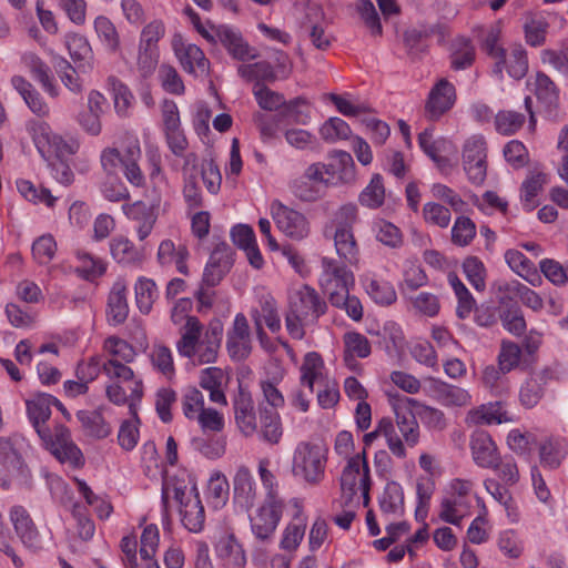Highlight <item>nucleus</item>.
I'll return each instance as SVG.
<instances>
[{"mask_svg": "<svg viewBox=\"0 0 568 568\" xmlns=\"http://www.w3.org/2000/svg\"><path fill=\"white\" fill-rule=\"evenodd\" d=\"M223 336V324L213 320L202 334V325L196 317L187 318L184 332L176 343L181 356L192 359L194 363L212 364L216 361Z\"/></svg>", "mask_w": 568, "mask_h": 568, "instance_id": "obj_1", "label": "nucleus"}, {"mask_svg": "<svg viewBox=\"0 0 568 568\" xmlns=\"http://www.w3.org/2000/svg\"><path fill=\"white\" fill-rule=\"evenodd\" d=\"M326 312V304L318 293L308 285H302L290 295L288 311L285 316L286 329L295 339L304 337V324L315 321Z\"/></svg>", "mask_w": 568, "mask_h": 568, "instance_id": "obj_2", "label": "nucleus"}, {"mask_svg": "<svg viewBox=\"0 0 568 568\" xmlns=\"http://www.w3.org/2000/svg\"><path fill=\"white\" fill-rule=\"evenodd\" d=\"M339 484L341 496L336 501L339 507L359 506L358 489L362 491L364 506L368 505L372 479L365 450L347 460Z\"/></svg>", "mask_w": 568, "mask_h": 568, "instance_id": "obj_3", "label": "nucleus"}, {"mask_svg": "<svg viewBox=\"0 0 568 568\" xmlns=\"http://www.w3.org/2000/svg\"><path fill=\"white\" fill-rule=\"evenodd\" d=\"M173 496L180 504V515L183 526L192 531L200 532L204 527L205 511L195 486L187 488L184 480L169 478L163 483L162 500Z\"/></svg>", "mask_w": 568, "mask_h": 568, "instance_id": "obj_4", "label": "nucleus"}, {"mask_svg": "<svg viewBox=\"0 0 568 568\" xmlns=\"http://www.w3.org/2000/svg\"><path fill=\"white\" fill-rule=\"evenodd\" d=\"M327 447L322 443L302 442L293 456V473L307 485L317 486L325 477Z\"/></svg>", "mask_w": 568, "mask_h": 568, "instance_id": "obj_5", "label": "nucleus"}, {"mask_svg": "<svg viewBox=\"0 0 568 568\" xmlns=\"http://www.w3.org/2000/svg\"><path fill=\"white\" fill-rule=\"evenodd\" d=\"M140 159V143L138 139H131L128 141L123 152L114 148L103 150L101 164L109 173H114L118 166L121 165L126 180L135 186H141L144 183V175L139 166Z\"/></svg>", "mask_w": 568, "mask_h": 568, "instance_id": "obj_6", "label": "nucleus"}, {"mask_svg": "<svg viewBox=\"0 0 568 568\" xmlns=\"http://www.w3.org/2000/svg\"><path fill=\"white\" fill-rule=\"evenodd\" d=\"M29 133L38 149L43 155L54 156L55 160H65L75 154L79 150L78 141L73 139L65 140L54 133L51 126L40 120H32L27 125Z\"/></svg>", "mask_w": 568, "mask_h": 568, "instance_id": "obj_7", "label": "nucleus"}, {"mask_svg": "<svg viewBox=\"0 0 568 568\" xmlns=\"http://www.w3.org/2000/svg\"><path fill=\"white\" fill-rule=\"evenodd\" d=\"M282 499H264L263 503L250 515L251 531L257 542L268 545L278 526L284 510Z\"/></svg>", "mask_w": 568, "mask_h": 568, "instance_id": "obj_8", "label": "nucleus"}, {"mask_svg": "<svg viewBox=\"0 0 568 568\" xmlns=\"http://www.w3.org/2000/svg\"><path fill=\"white\" fill-rule=\"evenodd\" d=\"M320 285L331 304L338 303L354 285V274L341 262L323 257Z\"/></svg>", "mask_w": 568, "mask_h": 568, "instance_id": "obj_9", "label": "nucleus"}, {"mask_svg": "<svg viewBox=\"0 0 568 568\" xmlns=\"http://www.w3.org/2000/svg\"><path fill=\"white\" fill-rule=\"evenodd\" d=\"M48 437H40L47 449L61 463H69L72 467L83 466L84 458L80 448L72 442L70 432L63 425H55L53 430H47Z\"/></svg>", "mask_w": 568, "mask_h": 568, "instance_id": "obj_10", "label": "nucleus"}, {"mask_svg": "<svg viewBox=\"0 0 568 568\" xmlns=\"http://www.w3.org/2000/svg\"><path fill=\"white\" fill-rule=\"evenodd\" d=\"M463 166L468 181L481 185L487 176V143L481 135L468 138L463 148Z\"/></svg>", "mask_w": 568, "mask_h": 568, "instance_id": "obj_11", "label": "nucleus"}, {"mask_svg": "<svg viewBox=\"0 0 568 568\" xmlns=\"http://www.w3.org/2000/svg\"><path fill=\"white\" fill-rule=\"evenodd\" d=\"M417 404V400L407 396H398L395 398L393 408L396 415V424H394L403 445L415 447L419 442V425L410 405Z\"/></svg>", "mask_w": 568, "mask_h": 568, "instance_id": "obj_12", "label": "nucleus"}, {"mask_svg": "<svg viewBox=\"0 0 568 568\" xmlns=\"http://www.w3.org/2000/svg\"><path fill=\"white\" fill-rule=\"evenodd\" d=\"M172 49L182 69L194 75L205 77L210 71V61L200 47L184 41L181 34L172 38Z\"/></svg>", "mask_w": 568, "mask_h": 568, "instance_id": "obj_13", "label": "nucleus"}, {"mask_svg": "<svg viewBox=\"0 0 568 568\" xmlns=\"http://www.w3.org/2000/svg\"><path fill=\"white\" fill-rule=\"evenodd\" d=\"M271 213L276 226L286 236L294 240H302L307 236L310 226L302 213L284 205L280 201L272 202Z\"/></svg>", "mask_w": 568, "mask_h": 568, "instance_id": "obj_14", "label": "nucleus"}, {"mask_svg": "<svg viewBox=\"0 0 568 568\" xmlns=\"http://www.w3.org/2000/svg\"><path fill=\"white\" fill-rule=\"evenodd\" d=\"M102 372L110 379L116 381L115 383L128 384V389L131 392L132 397L130 410L136 417V403H139L143 396L142 381L135 378L133 371L124 362L116 358H108L102 364Z\"/></svg>", "mask_w": 568, "mask_h": 568, "instance_id": "obj_15", "label": "nucleus"}, {"mask_svg": "<svg viewBox=\"0 0 568 568\" xmlns=\"http://www.w3.org/2000/svg\"><path fill=\"white\" fill-rule=\"evenodd\" d=\"M52 406H61V402L45 393L36 394L26 400L28 418L39 437H48Z\"/></svg>", "mask_w": 568, "mask_h": 568, "instance_id": "obj_16", "label": "nucleus"}, {"mask_svg": "<svg viewBox=\"0 0 568 568\" xmlns=\"http://www.w3.org/2000/svg\"><path fill=\"white\" fill-rule=\"evenodd\" d=\"M159 206L160 199L153 200L150 204L143 201H136L131 204L125 203L122 205V211L125 216L138 222L136 234L140 241H144L151 234L158 219Z\"/></svg>", "mask_w": 568, "mask_h": 568, "instance_id": "obj_17", "label": "nucleus"}, {"mask_svg": "<svg viewBox=\"0 0 568 568\" xmlns=\"http://www.w3.org/2000/svg\"><path fill=\"white\" fill-rule=\"evenodd\" d=\"M456 101L455 87L446 79L439 80L430 90L425 104V115L430 121H437L449 111Z\"/></svg>", "mask_w": 568, "mask_h": 568, "instance_id": "obj_18", "label": "nucleus"}, {"mask_svg": "<svg viewBox=\"0 0 568 568\" xmlns=\"http://www.w3.org/2000/svg\"><path fill=\"white\" fill-rule=\"evenodd\" d=\"M233 265L232 250L226 243H220L210 255L204 268L202 283L207 287L216 286Z\"/></svg>", "mask_w": 568, "mask_h": 568, "instance_id": "obj_19", "label": "nucleus"}, {"mask_svg": "<svg viewBox=\"0 0 568 568\" xmlns=\"http://www.w3.org/2000/svg\"><path fill=\"white\" fill-rule=\"evenodd\" d=\"M214 551L231 568H244L246 564L245 550L233 530L225 529L219 534Z\"/></svg>", "mask_w": 568, "mask_h": 568, "instance_id": "obj_20", "label": "nucleus"}, {"mask_svg": "<svg viewBox=\"0 0 568 568\" xmlns=\"http://www.w3.org/2000/svg\"><path fill=\"white\" fill-rule=\"evenodd\" d=\"M9 517L17 536L26 547L31 549H40L42 547L39 530L29 511L23 506H13L10 509Z\"/></svg>", "mask_w": 568, "mask_h": 568, "instance_id": "obj_21", "label": "nucleus"}, {"mask_svg": "<svg viewBox=\"0 0 568 568\" xmlns=\"http://www.w3.org/2000/svg\"><path fill=\"white\" fill-rule=\"evenodd\" d=\"M226 348L233 359H245L252 351L250 327L246 317L237 314L233 327L227 332Z\"/></svg>", "mask_w": 568, "mask_h": 568, "instance_id": "obj_22", "label": "nucleus"}, {"mask_svg": "<svg viewBox=\"0 0 568 568\" xmlns=\"http://www.w3.org/2000/svg\"><path fill=\"white\" fill-rule=\"evenodd\" d=\"M234 419L239 430L246 437L257 432V418L252 395L240 387L233 399Z\"/></svg>", "mask_w": 568, "mask_h": 568, "instance_id": "obj_23", "label": "nucleus"}, {"mask_svg": "<svg viewBox=\"0 0 568 568\" xmlns=\"http://www.w3.org/2000/svg\"><path fill=\"white\" fill-rule=\"evenodd\" d=\"M473 459L479 467L497 468L500 459L497 446L486 432H477L470 440Z\"/></svg>", "mask_w": 568, "mask_h": 568, "instance_id": "obj_24", "label": "nucleus"}, {"mask_svg": "<svg viewBox=\"0 0 568 568\" xmlns=\"http://www.w3.org/2000/svg\"><path fill=\"white\" fill-rule=\"evenodd\" d=\"M234 501L244 509H250L256 499L257 487L247 467L241 466L233 478Z\"/></svg>", "mask_w": 568, "mask_h": 568, "instance_id": "obj_25", "label": "nucleus"}, {"mask_svg": "<svg viewBox=\"0 0 568 568\" xmlns=\"http://www.w3.org/2000/svg\"><path fill=\"white\" fill-rule=\"evenodd\" d=\"M13 89L21 95L28 108L38 116L45 118L50 108L40 92L22 75H13L10 80Z\"/></svg>", "mask_w": 568, "mask_h": 568, "instance_id": "obj_26", "label": "nucleus"}, {"mask_svg": "<svg viewBox=\"0 0 568 568\" xmlns=\"http://www.w3.org/2000/svg\"><path fill=\"white\" fill-rule=\"evenodd\" d=\"M128 315L126 283L119 278L113 283L108 297L106 316L110 323L119 325L125 322Z\"/></svg>", "mask_w": 568, "mask_h": 568, "instance_id": "obj_27", "label": "nucleus"}, {"mask_svg": "<svg viewBox=\"0 0 568 568\" xmlns=\"http://www.w3.org/2000/svg\"><path fill=\"white\" fill-rule=\"evenodd\" d=\"M21 62L51 98L59 95V89L50 75V68L37 53L31 51L24 52L21 55Z\"/></svg>", "mask_w": 568, "mask_h": 568, "instance_id": "obj_28", "label": "nucleus"}, {"mask_svg": "<svg viewBox=\"0 0 568 568\" xmlns=\"http://www.w3.org/2000/svg\"><path fill=\"white\" fill-rule=\"evenodd\" d=\"M225 379V373L222 368L211 366L201 371L199 383L203 389L209 392L211 402L226 406L227 400L223 390Z\"/></svg>", "mask_w": 568, "mask_h": 568, "instance_id": "obj_29", "label": "nucleus"}, {"mask_svg": "<svg viewBox=\"0 0 568 568\" xmlns=\"http://www.w3.org/2000/svg\"><path fill=\"white\" fill-rule=\"evenodd\" d=\"M378 436L386 438L387 447L394 456L397 458L406 457V449L396 432L394 423L389 418H382L376 429L364 436V442L366 445H369Z\"/></svg>", "mask_w": 568, "mask_h": 568, "instance_id": "obj_30", "label": "nucleus"}, {"mask_svg": "<svg viewBox=\"0 0 568 568\" xmlns=\"http://www.w3.org/2000/svg\"><path fill=\"white\" fill-rule=\"evenodd\" d=\"M433 393L437 402L444 406H467L471 399L467 389L440 381H434Z\"/></svg>", "mask_w": 568, "mask_h": 568, "instance_id": "obj_31", "label": "nucleus"}, {"mask_svg": "<svg viewBox=\"0 0 568 568\" xmlns=\"http://www.w3.org/2000/svg\"><path fill=\"white\" fill-rule=\"evenodd\" d=\"M258 308H255L252 313L254 322L256 317H260V322L276 333L281 329V318L277 313L276 301L266 291L262 290L257 293Z\"/></svg>", "mask_w": 568, "mask_h": 568, "instance_id": "obj_32", "label": "nucleus"}, {"mask_svg": "<svg viewBox=\"0 0 568 568\" xmlns=\"http://www.w3.org/2000/svg\"><path fill=\"white\" fill-rule=\"evenodd\" d=\"M110 253L118 263L124 265L138 264L143 260L142 250L123 235L115 236L110 241Z\"/></svg>", "mask_w": 568, "mask_h": 568, "instance_id": "obj_33", "label": "nucleus"}, {"mask_svg": "<svg viewBox=\"0 0 568 568\" xmlns=\"http://www.w3.org/2000/svg\"><path fill=\"white\" fill-rule=\"evenodd\" d=\"M219 37L222 44L234 59L245 61L257 58L256 50L251 48L240 33L231 29H223Z\"/></svg>", "mask_w": 568, "mask_h": 568, "instance_id": "obj_34", "label": "nucleus"}, {"mask_svg": "<svg viewBox=\"0 0 568 568\" xmlns=\"http://www.w3.org/2000/svg\"><path fill=\"white\" fill-rule=\"evenodd\" d=\"M323 369L324 362L318 353L310 352L305 355L300 368V385L308 389V395H313L315 382L323 378Z\"/></svg>", "mask_w": 568, "mask_h": 568, "instance_id": "obj_35", "label": "nucleus"}, {"mask_svg": "<svg viewBox=\"0 0 568 568\" xmlns=\"http://www.w3.org/2000/svg\"><path fill=\"white\" fill-rule=\"evenodd\" d=\"M547 182L548 178L544 172L538 170L529 171L526 180L521 184L520 195L526 211L530 212L537 206L536 197L542 191Z\"/></svg>", "mask_w": 568, "mask_h": 568, "instance_id": "obj_36", "label": "nucleus"}, {"mask_svg": "<svg viewBox=\"0 0 568 568\" xmlns=\"http://www.w3.org/2000/svg\"><path fill=\"white\" fill-rule=\"evenodd\" d=\"M334 246L341 260L349 265L358 263L359 250L353 230L336 229L334 232Z\"/></svg>", "mask_w": 568, "mask_h": 568, "instance_id": "obj_37", "label": "nucleus"}, {"mask_svg": "<svg viewBox=\"0 0 568 568\" xmlns=\"http://www.w3.org/2000/svg\"><path fill=\"white\" fill-rule=\"evenodd\" d=\"M344 361L352 365L355 357L365 358L369 356L372 347L367 337L358 332H347L344 334Z\"/></svg>", "mask_w": 568, "mask_h": 568, "instance_id": "obj_38", "label": "nucleus"}, {"mask_svg": "<svg viewBox=\"0 0 568 568\" xmlns=\"http://www.w3.org/2000/svg\"><path fill=\"white\" fill-rule=\"evenodd\" d=\"M261 438L272 445L277 444L283 435L280 414L274 409L261 408Z\"/></svg>", "mask_w": 568, "mask_h": 568, "instance_id": "obj_39", "label": "nucleus"}, {"mask_svg": "<svg viewBox=\"0 0 568 568\" xmlns=\"http://www.w3.org/2000/svg\"><path fill=\"white\" fill-rule=\"evenodd\" d=\"M470 505L462 497L449 496L442 500L439 518L452 525H460L462 519L468 514Z\"/></svg>", "mask_w": 568, "mask_h": 568, "instance_id": "obj_40", "label": "nucleus"}, {"mask_svg": "<svg viewBox=\"0 0 568 568\" xmlns=\"http://www.w3.org/2000/svg\"><path fill=\"white\" fill-rule=\"evenodd\" d=\"M379 508L385 515H400L404 509V493L399 484L387 483L379 498Z\"/></svg>", "mask_w": 568, "mask_h": 568, "instance_id": "obj_41", "label": "nucleus"}, {"mask_svg": "<svg viewBox=\"0 0 568 568\" xmlns=\"http://www.w3.org/2000/svg\"><path fill=\"white\" fill-rule=\"evenodd\" d=\"M75 256L80 262L77 272L84 280L93 281L105 273L106 264L102 258L82 250H78Z\"/></svg>", "mask_w": 568, "mask_h": 568, "instance_id": "obj_42", "label": "nucleus"}, {"mask_svg": "<svg viewBox=\"0 0 568 568\" xmlns=\"http://www.w3.org/2000/svg\"><path fill=\"white\" fill-rule=\"evenodd\" d=\"M77 418L88 435L95 438H104L111 433V427L105 423L101 413L97 410H80Z\"/></svg>", "mask_w": 568, "mask_h": 568, "instance_id": "obj_43", "label": "nucleus"}, {"mask_svg": "<svg viewBox=\"0 0 568 568\" xmlns=\"http://www.w3.org/2000/svg\"><path fill=\"white\" fill-rule=\"evenodd\" d=\"M334 172L335 164L314 162L304 170L303 174L305 175V180L322 187V192L324 193L325 189L334 184Z\"/></svg>", "mask_w": 568, "mask_h": 568, "instance_id": "obj_44", "label": "nucleus"}, {"mask_svg": "<svg viewBox=\"0 0 568 568\" xmlns=\"http://www.w3.org/2000/svg\"><path fill=\"white\" fill-rule=\"evenodd\" d=\"M152 367L163 374L166 378H172L175 374L174 361L172 351L161 344L156 343L152 346L149 354Z\"/></svg>", "mask_w": 568, "mask_h": 568, "instance_id": "obj_45", "label": "nucleus"}, {"mask_svg": "<svg viewBox=\"0 0 568 568\" xmlns=\"http://www.w3.org/2000/svg\"><path fill=\"white\" fill-rule=\"evenodd\" d=\"M230 485L226 477L220 471H215L211 475L206 497L214 508L223 507L229 499Z\"/></svg>", "mask_w": 568, "mask_h": 568, "instance_id": "obj_46", "label": "nucleus"}, {"mask_svg": "<svg viewBox=\"0 0 568 568\" xmlns=\"http://www.w3.org/2000/svg\"><path fill=\"white\" fill-rule=\"evenodd\" d=\"M467 420L473 424H501L507 422L506 412L503 410L499 403L481 405L473 409L467 415Z\"/></svg>", "mask_w": 568, "mask_h": 568, "instance_id": "obj_47", "label": "nucleus"}, {"mask_svg": "<svg viewBox=\"0 0 568 568\" xmlns=\"http://www.w3.org/2000/svg\"><path fill=\"white\" fill-rule=\"evenodd\" d=\"M328 158L334 160L335 164L334 181L349 183L355 180V163L352 155L342 150L332 151Z\"/></svg>", "mask_w": 568, "mask_h": 568, "instance_id": "obj_48", "label": "nucleus"}, {"mask_svg": "<svg viewBox=\"0 0 568 568\" xmlns=\"http://www.w3.org/2000/svg\"><path fill=\"white\" fill-rule=\"evenodd\" d=\"M359 203L368 209H378L385 201V187L383 178L374 174L368 185L362 191L358 197Z\"/></svg>", "mask_w": 568, "mask_h": 568, "instance_id": "obj_49", "label": "nucleus"}, {"mask_svg": "<svg viewBox=\"0 0 568 568\" xmlns=\"http://www.w3.org/2000/svg\"><path fill=\"white\" fill-rule=\"evenodd\" d=\"M135 300L141 313L148 314L158 298V287L153 280L141 277L135 284Z\"/></svg>", "mask_w": 568, "mask_h": 568, "instance_id": "obj_50", "label": "nucleus"}, {"mask_svg": "<svg viewBox=\"0 0 568 568\" xmlns=\"http://www.w3.org/2000/svg\"><path fill=\"white\" fill-rule=\"evenodd\" d=\"M525 122L526 114L511 110L499 111L494 121L496 131L503 135L515 134Z\"/></svg>", "mask_w": 568, "mask_h": 568, "instance_id": "obj_51", "label": "nucleus"}, {"mask_svg": "<svg viewBox=\"0 0 568 568\" xmlns=\"http://www.w3.org/2000/svg\"><path fill=\"white\" fill-rule=\"evenodd\" d=\"M365 288L369 297L375 303L383 306L392 305L397 298L393 285L385 281L371 278L365 285Z\"/></svg>", "mask_w": 568, "mask_h": 568, "instance_id": "obj_52", "label": "nucleus"}, {"mask_svg": "<svg viewBox=\"0 0 568 568\" xmlns=\"http://www.w3.org/2000/svg\"><path fill=\"white\" fill-rule=\"evenodd\" d=\"M321 138L327 143H335L338 140H346L351 136L349 125L341 118H329L320 128Z\"/></svg>", "mask_w": 568, "mask_h": 568, "instance_id": "obj_53", "label": "nucleus"}, {"mask_svg": "<svg viewBox=\"0 0 568 568\" xmlns=\"http://www.w3.org/2000/svg\"><path fill=\"white\" fill-rule=\"evenodd\" d=\"M506 64L508 74L514 79H521L528 71V60L525 49L516 45L507 55L505 53V62H500V67Z\"/></svg>", "mask_w": 568, "mask_h": 568, "instance_id": "obj_54", "label": "nucleus"}, {"mask_svg": "<svg viewBox=\"0 0 568 568\" xmlns=\"http://www.w3.org/2000/svg\"><path fill=\"white\" fill-rule=\"evenodd\" d=\"M566 450L560 442L555 439H545L539 446V457L544 466L551 469L559 467L565 458Z\"/></svg>", "mask_w": 568, "mask_h": 568, "instance_id": "obj_55", "label": "nucleus"}, {"mask_svg": "<svg viewBox=\"0 0 568 568\" xmlns=\"http://www.w3.org/2000/svg\"><path fill=\"white\" fill-rule=\"evenodd\" d=\"M535 92L547 106H556L559 100V91L555 82L545 73H537L535 80Z\"/></svg>", "mask_w": 568, "mask_h": 568, "instance_id": "obj_56", "label": "nucleus"}, {"mask_svg": "<svg viewBox=\"0 0 568 568\" xmlns=\"http://www.w3.org/2000/svg\"><path fill=\"white\" fill-rule=\"evenodd\" d=\"M94 29L106 49L115 53L120 50V37L115 26L105 17H98L94 21Z\"/></svg>", "mask_w": 568, "mask_h": 568, "instance_id": "obj_57", "label": "nucleus"}, {"mask_svg": "<svg viewBox=\"0 0 568 568\" xmlns=\"http://www.w3.org/2000/svg\"><path fill=\"white\" fill-rule=\"evenodd\" d=\"M476 236V225L467 216H458L452 227V242L457 246H467Z\"/></svg>", "mask_w": 568, "mask_h": 568, "instance_id": "obj_58", "label": "nucleus"}, {"mask_svg": "<svg viewBox=\"0 0 568 568\" xmlns=\"http://www.w3.org/2000/svg\"><path fill=\"white\" fill-rule=\"evenodd\" d=\"M159 60L160 49H149L138 45L135 65L142 78L148 79L154 73L159 64Z\"/></svg>", "mask_w": 568, "mask_h": 568, "instance_id": "obj_59", "label": "nucleus"}, {"mask_svg": "<svg viewBox=\"0 0 568 568\" xmlns=\"http://www.w3.org/2000/svg\"><path fill=\"white\" fill-rule=\"evenodd\" d=\"M253 93L257 104L267 111L283 109L286 101L283 94L275 92L261 83L255 84Z\"/></svg>", "mask_w": 568, "mask_h": 568, "instance_id": "obj_60", "label": "nucleus"}, {"mask_svg": "<svg viewBox=\"0 0 568 568\" xmlns=\"http://www.w3.org/2000/svg\"><path fill=\"white\" fill-rule=\"evenodd\" d=\"M239 74L246 81L256 80L257 83L264 80H274L273 67L267 61H258L251 64H241L237 69Z\"/></svg>", "mask_w": 568, "mask_h": 568, "instance_id": "obj_61", "label": "nucleus"}, {"mask_svg": "<svg viewBox=\"0 0 568 568\" xmlns=\"http://www.w3.org/2000/svg\"><path fill=\"white\" fill-rule=\"evenodd\" d=\"M204 409V396L195 387H187L182 395V410L187 419L194 420Z\"/></svg>", "mask_w": 568, "mask_h": 568, "instance_id": "obj_62", "label": "nucleus"}, {"mask_svg": "<svg viewBox=\"0 0 568 568\" xmlns=\"http://www.w3.org/2000/svg\"><path fill=\"white\" fill-rule=\"evenodd\" d=\"M376 240L389 247H398L403 243L402 232L390 222L378 220L374 224Z\"/></svg>", "mask_w": 568, "mask_h": 568, "instance_id": "obj_63", "label": "nucleus"}, {"mask_svg": "<svg viewBox=\"0 0 568 568\" xmlns=\"http://www.w3.org/2000/svg\"><path fill=\"white\" fill-rule=\"evenodd\" d=\"M159 79L162 88L171 94H183L185 87L182 78L174 67L163 63L159 68Z\"/></svg>", "mask_w": 568, "mask_h": 568, "instance_id": "obj_64", "label": "nucleus"}]
</instances>
